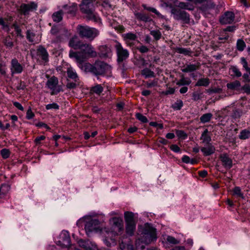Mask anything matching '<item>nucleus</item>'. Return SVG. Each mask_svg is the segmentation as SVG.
I'll list each match as a JSON object with an SVG mask.
<instances>
[{
    "label": "nucleus",
    "mask_w": 250,
    "mask_h": 250,
    "mask_svg": "<svg viewBox=\"0 0 250 250\" xmlns=\"http://www.w3.org/2000/svg\"><path fill=\"white\" fill-rule=\"evenodd\" d=\"M71 46L75 49H79V52H69V57L71 58H75L78 62H83L89 57H94L97 56V53L94 51L92 46L88 43H83L79 42L74 43L73 40L69 42Z\"/></svg>",
    "instance_id": "obj_1"
},
{
    "label": "nucleus",
    "mask_w": 250,
    "mask_h": 250,
    "mask_svg": "<svg viewBox=\"0 0 250 250\" xmlns=\"http://www.w3.org/2000/svg\"><path fill=\"white\" fill-rule=\"evenodd\" d=\"M85 223V230L87 235L92 232L100 233L103 237L104 233L109 234L110 231L108 229L101 227L99 221L96 219H92L91 216H87L80 219L77 222V225L82 223Z\"/></svg>",
    "instance_id": "obj_2"
},
{
    "label": "nucleus",
    "mask_w": 250,
    "mask_h": 250,
    "mask_svg": "<svg viewBox=\"0 0 250 250\" xmlns=\"http://www.w3.org/2000/svg\"><path fill=\"white\" fill-rule=\"evenodd\" d=\"M157 238L156 229L151 225L146 224L139 230L137 239H138V241H141L142 243L148 245L155 242Z\"/></svg>",
    "instance_id": "obj_3"
},
{
    "label": "nucleus",
    "mask_w": 250,
    "mask_h": 250,
    "mask_svg": "<svg viewBox=\"0 0 250 250\" xmlns=\"http://www.w3.org/2000/svg\"><path fill=\"white\" fill-rule=\"evenodd\" d=\"M92 6L93 4L90 1V0H83L80 5V9L82 13L86 15V18L88 20H91L99 24H101V19L98 14L93 10Z\"/></svg>",
    "instance_id": "obj_4"
},
{
    "label": "nucleus",
    "mask_w": 250,
    "mask_h": 250,
    "mask_svg": "<svg viewBox=\"0 0 250 250\" xmlns=\"http://www.w3.org/2000/svg\"><path fill=\"white\" fill-rule=\"evenodd\" d=\"M50 33L53 36L52 42L57 43L62 42L68 36V30L63 27L54 26L52 27Z\"/></svg>",
    "instance_id": "obj_5"
},
{
    "label": "nucleus",
    "mask_w": 250,
    "mask_h": 250,
    "mask_svg": "<svg viewBox=\"0 0 250 250\" xmlns=\"http://www.w3.org/2000/svg\"><path fill=\"white\" fill-rule=\"evenodd\" d=\"M77 31L80 36L86 37L93 40L99 34V31L95 28L90 27L86 25H78Z\"/></svg>",
    "instance_id": "obj_6"
},
{
    "label": "nucleus",
    "mask_w": 250,
    "mask_h": 250,
    "mask_svg": "<svg viewBox=\"0 0 250 250\" xmlns=\"http://www.w3.org/2000/svg\"><path fill=\"white\" fill-rule=\"evenodd\" d=\"M125 219L126 224V232L129 235H132L136 229L134 213L131 212H125Z\"/></svg>",
    "instance_id": "obj_7"
},
{
    "label": "nucleus",
    "mask_w": 250,
    "mask_h": 250,
    "mask_svg": "<svg viewBox=\"0 0 250 250\" xmlns=\"http://www.w3.org/2000/svg\"><path fill=\"white\" fill-rule=\"evenodd\" d=\"M173 18L178 21H182L184 23L190 22L189 15L185 11L177 8H172L171 10Z\"/></svg>",
    "instance_id": "obj_8"
},
{
    "label": "nucleus",
    "mask_w": 250,
    "mask_h": 250,
    "mask_svg": "<svg viewBox=\"0 0 250 250\" xmlns=\"http://www.w3.org/2000/svg\"><path fill=\"white\" fill-rule=\"evenodd\" d=\"M46 85L51 90L52 95H56L62 90V87L59 84L58 79L55 76L51 77L47 80Z\"/></svg>",
    "instance_id": "obj_9"
},
{
    "label": "nucleus",
    "mask_w": 250,
    "mask_h": 250,
    "mask_svg": "<svg viewBox=\"0 0 250 250\" xmlns=\"http://www.w3.org/2000/svg\"><path fill=\"white\" fill-rule=\"evenodd\" d=\"M94 68V74L97 75L110 73L111 71V66L107 63L101 61L95 62Z\"/></svg>",
    "instance_id": "obj_10"
},
{
    "label": "nucleus",
    "mask_w": 250,
    "mask_h": 250,
    "mask_svg": "<svg viewBox=\"0 0 250 250\" xmlns=\"http://www.w3.org/2000/svg\"><path fill=\"white\" fill-rule=\"evenodd\" d=\"M112 225V230L111 233L114 235H118L121 233L124 230L123 220L119 217H113L110 220Z\"/></svg>",
    "instance_id": "obj_11"
},
{
    "label": "nucleus",
    "mask_w": 250,
    "mask_h": 250,
    "mask_svg": "<svg viewBox=\"0 0 250 250\" xmlns=\"http://www.w3.org/2000/svg\"><path fill=\"white\" fill-rule=\"evenodd\" d=\"M116 53L117 55V61L119 62L125 60L129 56L128 51L123 48L119 42H117L115 45Z\"/></svg>",
    "instance_id": "obj_12"
},
{
    "label": "nucleus",
    "mask_w": 250,
    "mask_h": 250,
    "mask_svg": "<svg viewBox=\"0 0 250 250\" xmlns=\"http://www.w3.org/2000/svg\"><path fill=\"white\" fill-rule=\"evenodd\" d=\"M37 4L34 2L29 3H22L20 6L21 12L24 15H28L30 12L36 10Z\"/></svg>",
    "instance_id": "obj_13"
},
{
    "label": "nucleus",
    "mask_w": 250,
    "mask_h": 250,
    "mask_svg": "<svg viewBox=\"0 0 250 250\" xmlns=\"http://www.w3.org/2000/svg\"><path fill=\"white\" fill-rule=\"evenodd\" d=\"M235 15L231 11H227L220 18V22L221 24H230L233 22Z\"/></svg>",
    "instance_id": "obj_14"
},
{
    "label": "nucleus",
    "mask_w": 250,
    "mask_h": 250,
    "mask_svg": "<svg viewBox=\"0 0 250 250\" xmlns=\"http://www.w3.org/2000/svg\"><path fill=\"white\" fill-rule=\"evenodd\" d=\"M61 237L62 241H58L57 242V245L63 247H67L70 245V238L67 231H62Z\"/></svg>",
    "instance_id": "obj_15"
},
{
    "label": "nucleus",
    "mask_w": 250,
    "mask_h": 250,
    "mask_svg": "<svg viewBox=\"0 0 250 250\" xmlns=\"http://www.w3.org/2000/svg\"><path fill=\"white\" fill-rule=\"evenodd\" d=\"M161 241L164 246L174 245L180 243V240L168 235H163L161 237Z\"/></svg>",
    "instance_id": "obj_16"
},
{
    "label": "nucleus",
    "mask_w": 250,
    "mask_h": 250,
    "mask_svg": "<svg viewBox=\"0 0 250 250\" xmlns=\"http://www.w3.org/2000/svg\"><path fill=\"white\" fill-rule=\"evenodd\" d=\"M10 70L12 75L20 74L22 72L23 67L15 58L11 60Z\"/></svg>",
    "instance_id": "obj_17"
},
{
    "label": "nucleus",
    "mask_w": 250,
    "mask_h": 250,
    "mask_svg": "<svg viewBox=\"0 0 250 250\" xmlns=\"http://www.w3.org/2000/svg\"><path fill=\"white\" fill-rule=\"evenodd\" d=\"M79 245L85 250H98L97 246L89 241H84L81 240L79 241ZM74 250H80L76 248Z\"/></svg>",
    "instance_id": "obj_18"
},
{
    "label": "nucleus",
    "mask_w": 250,
    "mask_h": 250,
    "mask_svg": "<svg viewBox=\"0 0 250 250\" xmlns=\"http://www.w3.org/2000/svg\"><path fill=\"white\" fill-rule=\"evenodd\" d=\"M220 160L223 165L227 168H230L232 166V162L230 158L226 154H222L220 156Z\"/></svg>",
    "instance_id": "obj_19"
},
{
    "label": "nucleus",
    "mask_w": 250,
    "mask_h": 250,
    "mask_svg": "<svg viewBox=\"0 0 250 250\" xmlns=\"http://www.w3.org/2000/svg\"><path fill=\"white\" fill-rule=\"evenodd\" d=\"M79 63V66L82 70L85 72H90L94 74V64L93 65L89 63H83V62Z\"/></svg>",
    "instance_id": "obj_20"
},
{
    "label": "nucleus",
    "mask_w": 250,
    "mask_h": 250,
    "mask_svg": "<svg viewBox=\"0 0 250 250\" xmlns=\"http://www.w3.org/2000/svg\"><path fill=\"white\" fill-rule=\"evenodd\" d=\"M38 53L45 62L48 61V54L44 48L42 46L40 47L38 49Z\"/></svg>",
    "instance_id": "obj_21"
},
{
    "label": "nucleus",
    "mask_w": 250,
    "mask_h": 250,
    "mask_svg": "<svg viewBox=\"0 0 250 250\" xmlns=\"http://www.w3.org/2000/svg\"><path fill=\"white\" fill-rule=\"evenodd\" d=\"M201 150L204 155L208 156L215 152V147L211 145H208L207 146L202 147Z\"/></svg>",
    "instance_id": "obj_22"
},
{
    "label": "nucleus",
    "mask_w": 250,
    "mask_h": 250,
    "mask_svg": "<svg viewBox=\"0 0 250 250\" xmlns=\"http://www.w3.org/2000/svg\"><path fill=\"white\" fill-rule=\"evenodd\" d=\"M101 50V56L103 58H108L111 56V51L110 49L105 45H103L100 47Z\"/></svg>",
    "instance_id": "obj_23"
},
{
    "label": "nucleus",
    "mask_w": 250,
    "mask_h": 250,
    "mask_svg": "<svg viewBox=\"0 0 250 250\" xmlns=\"http://www.w3.org/2000/svg\"><path fill=\"white\" fill-rule=\"evenodd\" d=\"M67 74L69 78L73 80L75 82H77V80H78V75L75 70L72 67L68 68Z\"/></svg>",
    "instance_id": "obj_24"
},
{
    "label": "nucleus",
    "mask_w": 250,
    "mask_h": 250,
    "mask_svg": "<svg viewBox=\"0 0 250 250\" xmlns=\"http://www.w3.org/2000/svg\"><path fill=\"white\" fill-rule=\"evenodd\" d=\"M191 83V80L188 77H185L183 75L181 76V79L176 83L179 86L189 85Z\"/></svg>",
    "instance_id": "obj_25"
},
{
    "label": "nucleus",
    "mask_w": 250,
    "mask_h": 250,
    "mask_svg": "<svg viewBox=\"0 0 250 250\" xmlns=\"http://www.w3.org/2000/svg\"><path fill=\"white\" fill-rule=\"evenodd\" d=\"M200 139L202 140L203 142L206 144H209L211 141V137L208 134V131L206 129L202 133Z\"/></svg>",
    "instance_id": "obj_26"
},
{
    "label": "nucleus",
    "mask_w": 250,
    "mask_h": 250,
    "mask_svg": "<svg viewBox=\"0 0 250 250\" xmlns=\"http://www.w3.org/2000/svg\"><path fill=\"white\" fill-rule=\"evenodd\" d=\"M10 188V186L7 184L1 185L0 187V198H3L9 192Z\"/></svg>",
    "instance_id": "obj_27"
},
{
    "label": "nucleus",
    "mask_w": 250,
    "mask_h": 250,
    "mask_svg": "<svg viewBox=\"0 0 250 250\" xmlns=\"http://www.w3.org/2000/svg\"><path fill=\"white\" fill-rule=\"evenodd\" d=\"M63 12L62 10H60L54 12L52 15V18L55 22H60L62 19Z\"/></svg>",
    "instance_id": "obj_28"
},
{
    "label": "nucleus",
    "mask_w": 250,
    "mask_h": 250,
    "mask_svg": "<svg viewBox=\"0 0 250 250\" xmlns=\"http://www.w3.org/2000/svg\"><path fill=\"white\" fill-rule=\"evenodd\" d=\"M0 25L2 30L6 32L9 31V22L7 19L0 18Z\"/></svg>",
    "instance_id": "obj_29"
},
{
    "label": "nucleus",
    "mask_w": 250,
    "mask_h": 250,
    "mask_svg": "<svg viewBox=\"0 0 250 250\" xmlns=\"http://www.w3.org/2000/svg\"><path fill=\"white\" fill-rule=\"evenodd\" d=\"M198 66L195 64H190L187 65L184 68L182 69L183 72H190L196 70Z\"/></svg>",
    "instance_id": "obj_30"
},
{
    "label": "nucleus",
    "mask_w": 250,
    "mask_h": 250,
    "mask_svg": "<svg viewBox=\"0 0 250 250\" xmlns=\"http://www.w3.org/2000/svg\"><path fill=\"white\" fill-rule=\"evenodd\" d=\"M136 18L139 20L147 22L150 21V18L145 14L142 13H135Z\"/></svg>",
    "instance_id": "obj_31"
},
{
    "label": "nucleus",
    "mask_w": 250,
    "mask_h": 250,
    "mask_svg": "<svg viewBox=\"0 0 250 250\" xmlns=\"http://www.w3.org/2000/svg\"><path fill=\"white\" fill-rule=\"evenodd\" d=\"M4 45L6 46L7 48H12L13 45V38L10 36L8 35L6 36L3 40V41Z\"/></svg>",
    "instance_id": "obj_32"
},
{
    "label": "nucleus",
    "mask_w": 250,
    "mask_h": 250,
    "mask_svg": "<svg viewBox=\"0 0 250 250\" xmlns=\"http://www.w3.org/2000/svg\"><path fill=\"white\" fill-rule=\"evenodd\" d=\"M178 6L180 8L188 10H192L194 8L193 6L189 2H180L179 3Z\"/></svg>",
    "instance_id": "obj_33"
},
{
    "label": "nucleus",
    "mask_w": 250,
    "mask_h": 250,
    "mask_svg": "<svg viewBox=\"0 0 250 250\" xmlns=\"http://www.w3.org/2000/svg\"><path fill=\"white\" fill-rule=\"evenodd\" d=\"M212 117V114L210 113H208L203 114L201 116L200 120V122L202 123H206L209 122Z\"/></svg>",
    "instance_id": "obj_34"
},
{
    "label": "nucleus",
    "mask_w": 250,
    "mask_h": 250,
    "mask_svg": "<svg viewBox=\"0 0 250 250\" xmlns=\"http://www.w3.org/2000/svg\"><path fill=\"white\" fill-rule=\"evenodd\" d=\"M246 47V44L242 39H238L236 42V48L239 51H243Z\"/></svg>",
    "instance_id": "obj_35"
},
{
    "label": "nucleus",
    "mask_w": 250,
    "mask_h": 250,
    "mask_svg": "<svg viewBox=\"0 0 250 250\" xmlns=\"http://www.w3.org/2000/svg\"><path fill=\"white\" fill-rule=\"evenodd\" d=\"M120 249L122 250H133L134 247L132 243L126 244L123 242L120 244Z\"/></svg>",
    "instance_id": "obj_36"
},
{
    "label": "nucleus",
    "mask_w": 250,
    "mask_h": 250,
    "mask_svg": "<svg viewBox=\"0 0 250 250\" xmlns=\"http://www.w3.org/2000/svg\"><path fill=\"white\" fill-rule=\"evenodd\" d=\"M230 71L232 73L231 75L233 76L240 77L242 76L241 72L236 66H231L230 68Z\"/></svg>",
    "instance_id": "obj_37"
},
{
    "label": "nucleus",
    "mask_w": 250,
    "mask_h": 250,
    "mask_svg": "<svg viewBox=\"0 0 250 250\" xmlns=\"http://www.w3.org/2000/svg\"><path fill=\"white\" fill-rule=\"evenodd\" d=\"M209 83V80L207 78H203L199 79L196 83L195 84L196 86H207Z\"/></svg>",
    "instance_id": "obj_38"
},
{
    "label": "nucleus",
    "mask_w": 250,
    "mask_h": 250,
    "mask_svg": "<svg viewBox=\"0 0 250 250\" xmlns=\"http://www.w3.org/2000/svg\"><path fill=\"white\" fill-rule=\"evenodd\" d=\"M233 195L242 199L244 198L243 193L239 187H235L233 189Z\"/></svg>",
    "instance_id": "obj_39"
},
{
    "label": "nucleus",
    "mask_w": 250,
    "mask_h": 250,
    "mask_svg": "<svg viewBox=\"0 0 250 250\" xmlns=\"http://www.w3.org/2000/svg\"><path fill=\"white\" fill-rule=\"evenodd\" d=\"M142 74L146 78L153 77L154 76V73L153 71L148 68H145L142 71Z\"/></svg>",
    "instance_id": "obj_40"
},
{
    "label": "nucleus",
    "mask_w": 250,
    "mask_h": 250,
    "mask_svg": "<svg viewBox=\"0 0 250 250\" xmlns=\"http://www.w3.org/2000/svg\"><path fill=\"white\" fill-rule=\"evenodd\" d=\"M227 87L230 89H235L240 86V83L238 81H235L227 85Z\"/></svg>",
    "instance_id": "obj_41"
},
{
    "label": "nucleus",
    "mask_w": 250,
    "mask_h": 250,
    "mask_svg": "<svg viewBox=\"0 0 250 250\" xmlns=\"http://www.w3.org/2000/svg\"><path fill=\"white\" fill-rule=\"evenodd\" d=\"M241 63L243 65L244 69L250 74V67L248 66V62L246 59L244 57H241L240 59Z\"/></svg>",
    "instance_id": "obj_42"
},
{
    "label": "nucleus",
    "mask_w": 250,
    "mask_h": 250,
    "mask_svg": "<svg viewBox=\"0 0 250 250\" xmlns=\"http://www.w3.org/2000/svg\"><path fill=\"white\" fill-rule=\"evenodd\" d=\"M92 91L98 95H100L103 91V88L100 84H97L92 88Z\"/></svg>",
    "instance_id": "obj_43"
},
{
    "label": "nucleus",
    "mask_w": 250,
    "mask_h": 250,
    "mask_svg": "<svg viewBox=\"0 0 250 250\" xmlns=\"http://www.w3.org/2000/svg\"><path fill=\"white\" fill-rule=\"evenodd\" d=\"M250 137V132L247 130H244L240 132L239 138L241 139H246Z\"/></svg>",
    "instance_id": "obj_44"
},
{
    "label": "nucleus",
    "mask_w": 250,
    "mask_h": 250,
    "mask_svg": "<svg viewBox=\"0 0 250 250\" xmlns=\"http://www.w3.org/2000/svg\"><path fill=\"white\" fill-rule=\"evenodd\" d=\"M63 9L65 12L69 14H74L76 11V8L74 6L65 5L63 6Z\"/></svg>",
    "instance_id": "obj_45"
},
{
    "label": "nucleus",
    "mask_w": 250,
    "mask_h": 250,
    "mask_svg": "<svg viewBox=\"0 0 250 250\" xmlns=\"http://www.w3.org/2000/svg\"><path fill=\"white\" fill-rule=\"evenodd\" d=\"M150 34L156 40H159L162 36V34L159 30L151 31Z\"/></svg>",
    "instance_id": "obj_46"
},
{
    "label": "nucleus",
    "mask_w": 250,
    "mask_h": 250,
    "mask_svg": "<svg viewBox=\"0 0 250 250\" xmlns=\"http://www.w3.org/2000/svg\"><path fill=\"white\" fill-rule=\"evenodd\" d=\"M183 106V102L181 100L177 101L172 104V108L175 110H180Z\"/></svg>",
    "instance_id": "obj_47"
},
{
    "label": "nucleus",
    "mask_w": 250,
    "mask_h": 250,
    "mask_svg": "<svg viewBox=\"0 0 250 250\" xmlns=\"http://www.w3.org/2000/svg\"><path fill=\"white\" fill-rule=\"evenodd\" d=\"M104 244L108 247H111L114 246L116 244V242L114 239H110L108 240L107 238H105L104 240Z\"/></svg>",
    "instance_id": "obj_48"
},
{
    "label": "nucleus",
    "mask_w": 250,
    "mask_h": 250,
    "mask_svg": "<svg viewBox=\"0 0 250 250\" xmlns=\"http://www.w3.org/2000/svg\"><path fill=\"white\" fill-rule=\"evenodd\" d=\"M136 117L139 120H140L143 123H146L148 122L146 117L141 113H137L136 114Z\"/></svg>",
    "instance_id": "obj_49"
},
{
    "label": "nucleus",
    "mask_w": 250,
    "mask_h": 250,
    "mask_svg": "<svg viewBox=\"0 0 250 250\" xmlns=\"http://www.w3.org/2000/svg\"><path fill=\"white\" fill-rule=\"evenodd\" d=\"M45 107L47 110L52 109H58L59 108V106L56 103H53L52 104H50L46 105Z\"/></svg>",
    "instance_id": "obj_50"
},
{
    "label": "nucleus",
    "mask_w": 250,
    "mask_h": 250,
    "mask_svg": "<svg viewBox=\"0 0 250 250\" xmlns=\"http://www.w3.org/2000/svg\"><path fill=\"white\" fill-rule=\"evenodd\" d=\"M26 37L28 40L30 42H34L35 34L34 33L28 30L26 33Z\"/></svg>",
    "instance_id": "obj_51"
},
{
    "label": "nucleus",
    "mask_w": 250,
    "mask_h": 250,
    "mask_svg": "<svg viewBox=\"0 0 250 250\" xmlns=\"http://www.w3.org/2000/svg\"><path fill=\"white\" fill-rule=\"evenodd\" d=\"M124 36L126 40H135L136 38V35L131 33L125 34Z\"/></svg>",
    "instance_id": "obj_52"
},
{
    "label": "nucleus",
    "mask_w": 250,
    "mask_h": 250,
    "mask_svg": "<svg viewBox=\"0 0 250 250\" xmlns=\"http://www.w3.org/2000/svg\"><path fill=\"white\" fill-rule=\"evenodd\" d=\"M1 155L4 159H6L9 156V151L7 149H2L1 150Z\"/></svg>",
    "instance_id": "obj_53"
},
{
    "label": "nucleus",
    "mask_w": 250,
    "mask_h": 250,
    "mask_svg": "<svg viewBox=\"0 0 250 250\" xmlns=\"http://www.w3.org/2000/svg\"><path fill=\"white\" fill-rule=\"evenodd\" d=\"M141 241H138V239H137L136 241V250H147L146 247L144 245H140Z\"/></svg>",
    "instance_id": "obj_54"
},
{
    "label": "nucleus",
    "mask_w": 250,
    "mask_h": 250,
    "mask_svg": "<svg viewBox=\"0 0 250 250\" xmlns=\"http://www.w3.org/2000/svg\"><path fill=\"white\" fill-rule=\"evenodd\" d=\"M35 116L34 113L32 111L31 109L29 108L28 109L26 112V117L27 119H31Z\"/></svg>",
    "instance_id": "obj_55"
},
{
    "label": "nucleus",
    "mask_w": 250,
    "mask_h": 250,
    "mask_svg": "<svg viewBox=\"0 0 250 250\" xmlns=\"http://www.w3.org/2000/svg\"><path fill=\"white\" fill-rule=\"evenodd\" d=\"M13 26L15 29V30L17 34V35L18 36L21 37L22 36L21 34V29L19 28V27L17 25L15 24H14L13 25Z\"/></svg>",
    "instance_id": "obj_56"
},
{
    "label": "nucleus",
    "mask_w": 250,
    "mask_h": 250,
    "mask_svg": "<svg viewBox=\"0 0 250 250\" xmlns=\"http://www.w3.org/2000/svg\"><path fill=\"white\" fill-rule=\"evenodd\" d=\"M137 49L141 53H146L148 51V48L145 45L138 47Z\"/></svg>",
    "instance_id": "obj_57"
},
{
    "label": "nucleus",
    "mask_w": 250,
    "mask_h": 250,
    "mask_svg": "<svg viewBox=\"0 0 250 250\" xmlns=\"http://www.w3.org/2000/svg\"><path fill=\"white\" fill-rule=\"evenodd\" d=\"M177 51L179 53L184 54L185 55H188L190 53L189 50L184 48H178Z\"/></svg>",
    "instance_id": "obj_58"
},
{
    "label": "nucleus",
    "mask_w": 250,
    "mask_h": 250,
    "mask_svg": "<svg viewBox=\"0 0 250 250\" xmlns=\"http://www.w3.org/2000/svg\"><path fill=\"white\" fill-rule=\"evenodd\" d=\"M170 149L175 152H179L180 147L176 145H172L170 146Z\"/></svg>",
    "instance_id": "obj_59"
},
{
    "label": "nucleus",
    "mask_w": 250,
    "mask_h": 250,
    "mask_svg": "<svg viewBox=\"0 0 250 250\" xmlns=\"http://www.w3.org/2000/svg\"><path fill=\"white\" fill-rule=\"evenodd\" d=\"M45 138L44 136L42 135L37 137L35 140V142L36 145L40 144L42 141L44 140Z\"/></svg>",
    "instance_id": "obj_60"
},
{
    "label": "nucleus",
    "mask_w": 250,
    "mask_h": 250,
    "mask_svg": "<svg viewBox=\"0 0 250 250\" xmlns=\"http://www.w3.org/2000/svg\"><path fill=\"white\" fill-rule=\"evenodd\" d=\"M177 135L180 138H182L183 139H185L187 137L186 134L182 130H180L177 132Z\"/></svg>",
    "instance_id": "obj_61"
},
{
    "label": "nucleus",
    "mask_w": 250,
    "mask_h": 250,
    "mask_svg": "<svg viewBox=\"0 0 250 250\" xmlns=\"http://www.w3.org/2000/svg\"><path fill=\"white\" fill-rule=\"evenodd\" d=\"M186 244L188 245V250L191 248L193 244V241L192 239L188 238L186 240Z\"/></svg>",
    "instance_id": "obj_62"
},
{
    "label": "nucleus",
    "mask_w": 250,
    "mask_h": 250,
    "mask_svg": "<svg viewBox=\"0 0 250 250\" xmlns=\"http://www.w3.org/2000/svg\"><path fill=\"white\" fill-rule=\"evenodd\" d=\"M76 82L73 83V82H68L66 84L67 88L69 89H72L74 88L76 86Z\"/></svg>",
    "instance_id": "obj_63"
},
{
    "label": "nucleus",
    "mask_w": 250,
    "mask_h": 250,
    "mask_svg": "<svg viewBox=\"0 0 250 250\" xmlns=\"http://www.w3.org/2000/svg\"><path fill=\"white\" fill-rule=\"evenodd\" d=\"M171 250H189L188 249H186L184 246H176L173 248Z\"/></svg>",
    "instance_id": "obj_64"
}]
</instances>
